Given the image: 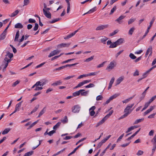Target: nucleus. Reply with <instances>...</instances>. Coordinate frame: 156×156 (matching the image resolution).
<instances>
[{"instance_id": "obj_32", "label": "nucleus", "mask_w": 156, "mask_h": 156, "mask_svg": "<svg viewBox=\"0 0 156 156\" xmlns=\"http://www.w3.org/2000/svg\"><path fill=\"white\" fill-rule=\"evenodd\" d=\"M19 30H18L16 33L15 37L14 39V41H18V39L19 38Z\"/></svg>"}, {"instance_id": "obj_18", "label": "nucleus", "mask_w": 156, "mask_h": 156, "mask_svg": "<svg viewBox=\"0 0 156 156\" xmlns=\"http://www.w3.org/2000/svg\"><path fill=\"white\" fill-rule=\"evenodd\" d=\"M61 121L63 124H65L68 122V119L67 116H65L64 118L61 120Z\"/></svg>"}, {"instance_id": "obj_43", "label": "nucleus", "mask_w": 156, "mask_h": 156, "mask_svg": "<svg viewBox=\"0 0 156 156\" xmlns=\"http://www.w3.org/2000/svg\"><path fill=\"white\" fill-rule=\"evenodd\" d=\"M61 19L60 18H56V19L53 20L51 21H50L49 23H55L58 21L59 20H61Z\"/></svg>"}, {"instance_id": "obj_12", "label": "nucleus", "mask_w": 156, "mask_h": 156, "mask_svg": "<svg viewBox=\"0 0 156 156\" xmlns=\"http://www.w3.org/2000/svg\"><path fill=\"white\" fill-rule=\"evenodd\" d=\"M84 91V90L81 89L78 91H76L73 93V96L74 97H76V96H79L80 95L81 92L83 91Z\"/></svg>"}, {"instance_id": "obj_7", "label": "nucleus", "mask_w": 156, "mask_h": 156, "mask_svg": "<svg viewBox=\"0 0 156 156\" xmlns=\"http://www.w3.org/2000/svg\"><path fill=\"white\" fill-rule=\"evenodd\" d=\"M70 43H62L57 45V47L58 48H60L63 47H68L70 45Z\"/></svg>"}, {"instance_id": "obj_51", "label": "nucleus", "mask_w": 156, "mask_h": 156, "mask_svg": "<svg viewBox=\"0 0 156 156\" xmlns=\"http://www.w3.org/2000/svg\"><path fill=\"white\" fill-rule=\"evenodd\" d=\"M56 133L55 130H52L48 132V135L51 136L54 133Z\"/></svg>"}, {"instance_id": "obj_13", "label": "nucleus", "mask_w": 156, "mask_h": 156, "mask_svg": "<svg viewBox=\"0 0 156 156\" xmlns=\"http://www.w3.org/2000/svg\"><path fill=\"white\" fill-rule=\"evenodd\" d=\"M78 31V30H77L75 31L74 32L71 33L69 35H68L66 37H65L64 39H68L71 38V37H72V36H74Z\"/></svg>"}, {"instance_id": "obj_35", "label": "nucleus", "mask_w": 156, "mask_h": 156, "mask_svg": "<svg viewBox=\"0 0 156 156\" xmlns=\"http://www.w3.org/2000/svg\"><path fill=\"white\" fill-rule=\"evenodd\" d=\"M34 151H30L29 152L26 153L23 156H30L33 154Z\"/></svg>"}, {"instance_id": "obj_59", "label": "nucleus", "mask_w": 156, "mask_h": 156, "mask_svg": "<svg viewBox=\"0 0 156 156\" xmlns=\"http://www.w3.org/2000/svg\"><path fill=\"white\" fill-rule=\"evenodd\" d=\"M144 152L141 150H139L136 153V154L138 156L141 155L143 154Z\"/></svg>"}, {"instance_id": "obj_1", "label": "nucleus", "mask_w": 156, "mask_h": 156, "mask_svg": "<svg viewBox=\"0 0 156 156\" xmlns=\"http://www.w3.org/2000/svg\"><path fill=\"white\" fill-rule=\"evenodd\" d=\"M113 112L112 110L108 114L105 116L101 120V121L97 124L96 127H98L100 125H101L112 115Z\"/></svg>"}, {"instance_id": "obj_31", "label": "nucleus", "mask_w": 156, "mask_h": 156, "mask_svg": "<svg viewBox=\"0 0 156 156\" xmlns=\"http://www.w3.org/2000/svg\"><path fill=\"white\" fill-rule=\"evenodd\" d=\"M62 83V82L61 80H59L54 83L52 84V86H56L61 84Z\"/></svg>"}, {"instance_id": "obj_19", "label": "nucleus", "mask_w": 156, "mask_h": 156, "mask_svg": "<svg viewBox=\"0 0 156 156\" xmlns=\"http://www.w3.org/2000/svg\"><path fill=\"white\" fill-rule=\"evenodd\" d=\"M137 127V126H132L129 128L127 129V130L126 131V133H127L133 130L135 128H136Z\"/></svg>"}, {"instance_id": "obj_29", "label": "nucleus", "mask_w": 156, "mask_h": 156, "mask_svg": "<svg viewBox=\"0 0 156 156\" xmlns=\"http://www.w3.org/2000/svg\"><path fill=\"white\" fill-rule=\"evenodd\" d=\"M11 129L9 128L5 129L2 132V134L3 135H5L8 133L10 130Z\"/></svg>"}, {"instance_id": "obj_21", "label": "nucleus", "mask_w": 156, "mask_h": 156, "mask_svg": "<svg viewBox=\"0 0 156 156\" xmlns=\"http://www.w3.org/2000/svg\"><path fill=\"white\" fill-rule=\"evenodd\" d=\"M115 78L114 77L112 78L111 80H110L109 83V86L108 87V89H110L112 87V84L114 83V81Z\"/></svg>"}, {"instance_id": "obj_49", "label": "nucleus", "mask_w": 156, "mask_h": 156, "mask_svg": "<svg viewBox=\"0 0 156 156\" xmlns=\"http://www.w3.org/2000/svg\"><path fill=\"white\" fill-rule=\"evenodd\" d=\"M39 26L38 24L37 23H35V26L33 28V30L34 31H36L37 30Z\"/></svg>"}, {"instance_id": "obj_50", "label": "nucleus", "mask_w": 156, "mask_h": 156, "mask_svg": "<svg viewBox=\"0 0 156 156\" xmlns=\"http://www.w3.org/2000/svg\"><path fill=\"white\" fill-rule=\"evenodd\" d=\"M37 122V121H35L28 128H27V129H31L32 127H33L34 125H35Z\"/></svg>"}, {"instance_id": "obj_30", "label": "nucleus", "mask_w": 156, "mask_h": 156, "mask_svg": "<svg viewBox=\"0 0 156 156\" xmlns=\"http://www.w3.org/2000/svg\"><path fill=\"white\" fill-rule=\"evenodd\" d=\"M134 95L133 96V97H130L125 100L122 101V103H128L129 101L131 100H132L133 98L134 97Z\"/></svg>"}, {"instance_id": "obj_24", "label": "nucleus", "mask_w": 156, "mask_h": 156, "mask_svg": "<svg viewBox=\"0 0 156 156\" xmlns=\"http://www.w3.org/2000/svg\"><path fill=\"white\" fill-rule=\"evenodd\" d=\"M23 25L20 23H16L15 25V28H20L21 29L23 28Z\"/></svg>"}, {"instance_id": "obj_57", "label": "nucleus", "mask_w": 156, "mask_h": 156, "mask_svg": "<svg viewBox=\"0 0 156 156\" xmlns=\"http://www.w3.org/2000/svg\"><path fill=\"white\" fill-rule=\"evenodd\" d=\"M20 82V80H17L15 82L12 84V87H14L16 86Z\"/></svg>"}, {"instance_id": "obj_44", "label": "nucleus", "mask_w": 156, "mask_h": 156, "mask_svg": "<svg viewBox=\"0 0 156 156\" xmlns=\"http://www.w3.org/2000/svg\"><path fill=\"white\" fill-rule=\"evenodd\" d=\"M116 9V7L115 6H114L112 9L111 10V12L109 13V15H111L115 12Z\"/></svg>"}, {"instance_id": "obj_39", "label": "nucleus", "mask_w": 156, "mask_h": 156, "mask_svg": "<svg viewBox=\"0 0 156 156\" xmlns=\"http://www.w3.org/2000/svg\"><path fill=\"white\" fill-rule=\"evenodd\" d=\"M152 52V47L151 46H150L149 47L147 48L146 53L148 54L149 52Z\"/></svg>"}, {"instance_id": "obj_4", "label": "nucleus", "mask_w": 156, "mask_h": 156, "mask_svg": "<svg viewBox=\"0 0 156 156\" xmlns=\"http://www.w3.org/2000/svg\"><path fill=\"white\" fill-rule=\"evenodd\" d=\"M80 109V107L79 105L74 106L72 108V111L74 113H78Z\"/></svg>"}, {"instance_id": "obj_41", "label": "nucleus", "mask_w": 156, "mask_h": 156, "mask_svg": "<svg viewBox=\"0 0 156 156\" xmlns=\"http://www.w3.org/2000/svg\"><path fill=\"white\" fill-rule=\"evenodd\" d=\"M117 46L116 44L115 43V42H114L113 43H112L111 45L109 47L110 48H115Z\"/></svg>"}, {"instance_id": "obj_14", "label": "nucleus", "mask_w": 156, "mask_h": 156, "mask_svg": "<svg viewBox=\"0 0 156 156\" xmlns=\"http://www.w3.org/2000/svg\"><path fill=\"white\" fill-rule=\"evenodd\" d=\"M23 101H22L19 103L17 104L16 105L15 108V110L14 111V112H16L17 111H19V108L21 107V103Z\"/></svg>"}, {"instance_id": "obj_38", "label": "nucleus", "mask_w": 156, "mask_h": 156, "mask_svg": "<svg viewBox=\"0 0 156 156\" xmlns=\"http://www.w3.org/2000/svg\"><path fill=\"white\" fill-rule=\"evenodd\" d=\"M94 58V56H92L91 57L89 58H87L85 61L84 62H88L91 60H92Z\"/></svg>"}, {"instance_id": "obj_48", "label": "nucleus", "mask_w": 156, "mask_h": 156, "mask_svg": "<svg viewBox=\"0 0 156 156\" xmlns=\"http://www.w3.org/2000/svg\"><path fill=\"white\" fill-rule=\"evenodd\" d=\"M88 92V91H86L83 92H81L80 94H81L82 96H86L87 95Z\"/></svg>"}, {"instance_id": "obj_25", "label": "nucleus", "mask_w": 156, "mask_h": 156, "mask_svg": "<svg viewBox=\"0 0 156 156\" xmlns=\"http://www.w3.org/2000/svg\"><path fill=\"white\" fill-rule=\"evenodd\" d=\"M96 7H94L93 9H90V10H89L87 12L84 14L83 15L84 16V15H85L86 14H90V13H91L94 12L96 10Z\"/></svg>"}, {"instance_id": "obj_11", "label": "nucleus", "mask_w": 156, "mask_h": 156, "mask_svg": "<svg viewBox=\"0 0 156 156\" xmlns=\"http://www.w3.org/2000/svg\"><path fill=\"white\" fill-rule=\"evenodd\" d=\"M47 82V81L46 80H41L40 81L37 82L38 83V86H43L44 85H45Z\"/></svg>"}, {"instance_id": "obj_62", "label": "nucleus", "mask_w": 156, "mask_h": 156, "mask_svg": "<svg viewBox=\"0 0 156 156\" xmlns=\"http://www.w3.org/2000/svg\"><path fill=\"white\" fill-rule=\"evenodd\" d=\"M139 75V72L137 70H136L133 73V76H138Z\"/></svg>"}, {"instance_id": "obj_34", "label": "nucleus", "mask_w": 156, "mask_h": 156, "mask_svg": "<svg viewBox=\"0 0 156 156\" xmlns=\"http://www.w3.org/2000/svg\"><path fill=\"white\" fill-rule=\"evenodd\" d=\"M135 30V28L133 27L130 28V29L129 30L128 32V34L129 35H132L133 32L134 30Z\"/></svg>"}, {"instance_id": "obj_37", "label": "nucleus", "mask_w": 156, "mask_h": 156, "mask_svg": "<svg viewBox=\"0 0 156 156\" xmlns=\"http://www.w3.org/2000/svg\"><path fill=\"white\" fill-rule=\"evenodd\" d=\"M119 95V94H115L113 95H112L109 98L110 99L112 100L113 99L116 98Z\"/></svg>"}, {"instance_id": "obj_54", "label": "nucleus", "mask_w": 156, "mask_h": 156, "mask_svg": "<svg viewBox=\"0 0 156 156\" xmlns=\"http://www.w3.org/2000/svg\"><path fill=\"white\" fill-rule=\"evenodd\" d=\"M86 139V137H84L80 140H79L78 141H77L76 144V145H78L79 143H80V142H81L84 140H85Z\"/></svg>"}, {"instance_id": "obj_46", "label": "nucleus", "mask_w": 156, "mask_h": 156, "mask_svg": "<svg viewBox=\"0 0 156 156\" xmlns=\"http://www.w3.org/2000/svg\"><path fill=\"white\" fill-rule=\"evenodd\" d=\"M83 85V82L80 83L77 86H76L74 88V89H76L79 87H80Z\"/></svg>"}, {"instance_id": "obj_5", "label": "nucleus", "mask_w": 156, "mask_h": 156, "mask_svg": "<svg viewBox=\"0 0 156 156\" xmlns=\"http://www.w3.org/2000/svg\"><path fill=\"white\" fill-rule=\"evenodd\" d=\"M108 26V24L99 26L96 28V30H102L107 28Z\"/></svg>"}, {"instance_id": "obj_52", "label": "nucleus", "mask_w": 156, "mask_h": 156, "mask_svg": "<svg viewBox=\"0 0 156 156\" xmlns=\"http://www.w3.org/2000/svg\"><path fill=\"white\" fill-rule=\"evenodd\" d=\"M103 98V97L101 95L97 96L96 97V99L97 101L101 100Z\"/></svg>"}, {"instance_id": "obj_6", "label": "nucleus", "mask_w": 156, "mask_h": 156, "mask_svg": "<svg viewBox=\"0 0 156 156\" xmlns=\"http://www.w3.org/2000/svg\"><path fill=\"white\" fill-rule=\"evenodd\" d=\"M44 14L47 18L51 19V14L49 11H48L44 9H43Z\"/></svg>"}, {"instance_id": "obj_15", "label": "nucleus", "mask_w": 156, "mask_h": 156, "mask_svg": "<svg viewBox=\"0 0 156 156\" xmlns=\"http://www.w3.org/2000/svg\"><path fill=\"white\" fill-rule=\"evenodd\" d=\"M124 41V39L123 38H120L115 41V43L117 45H119L122 43Z\"/></svg>"}, {"instance_id": "obj_28", "label": "nucleus", "mask_w": 156, "mask_h": 156, "mask_svg": "<svg viewBox=\"0 0 156 156\" xmlns=\"http://www.w3.org/2000/svg\"><path fill=\"white\" fill-rule=\"evenodd\" d=\"M6 34V33H5V32L4 33V32H3V33L0 35V40H4Z\"/></svg>"}, {"instance_id": "obj_47", "label": "nucleus", "mask_w": 156, "mask_h": 156, "mask_svg": "<svg viewBox=\"0 0 156 156\" xmlns=\"http://www.w3.org/2000/svg\"><path fill=\"white\" fill-rule=\"evenodd\" d=\"M129 57L132 59H134L136 58V57L132 53L129 54Z\"/></svg>"}, {"instance_id": "obj_42", "label": "nucleus", "mask_w": 156, "mask_h": 156, "mask_svg": "<svg viewBox=\"0 0 156 156\" xmlns=\"http://www.w3.org/2000/svg\"><path fill=\"white\" fill-rule=\"evenodd\" d=\"M7 56H8L10 58H11L13 57V54L12 53H11L8 51L7 52V54L5 55V56L7 57Z\"/></svg>"}, {"instance_id": "obj_26", "label": "nucleus", "mask_w": 156, "mask_h": 156, "mask_svg": "<svg viewBox=\"0 0 156 156\" xmlns=\"http://www.w3.org/2000/svg\"><path fill=\"white\" fill-rule=\"evenodd\" d=\"M19 11L18 10H16L13 12L10 15H9V16L11 17H13L16 16L19 13Z\"/></svg>"}, {"instance_id": "obj_40", "label": "nucleus", "mask_w": 156, "mask_h": 156, "mask_svg": "<svg viewBox=\"0 0 156 156\" xmlns=\"http://www.w3.org/2000/svg\"><path fill=\"white\" fill-rule=\"evenodd\" d=\"M144 120V118H142V119H137L134 122V124H137L139 122H140L142 121H143Z\"/></svg>"}, {"instance_id": "obj_8", "label": "nucleus", "mask_w": 156, "mask_h": 156, "mask_svg": "<svg viewBox=\"0 0 156 156\" xmlns=\"http://www.w3.org/2000/svg\"><path fill=\"white\" fill-rule=\"evenodd\" d=\"M115 66V65L114 62L112 61L111 62L107 67L106 69L109 70V71H110L113 69Z\"/></svg>"}, {"instance_id": "obj_33", "label": "nucleus", "mask_w": 156, "mask_h": 156, "mask_svg": "<svg viewBox=\"0 0 156 156\" xmlns=\"http://www.w3.org/2000/svg\"><path fill=\"white\" fill-rule=\"evenodd\" d=\"M45 107L39 113L38 116L37 117H40L42 115H43L45 112Z\"/></svg>"}, {"instance_id": "obj_27", "label": "nucleus", "mask_w": 156, "mask_h": 156, "mask_svg": "<svg viewBox=\"0 0 156 156\" xmlns=\"http://www.w3.org/2000/svg\"><path fill=\"white\" fill-rule=\"evenodd\" d=\"M61 124V122H58L53 127V129L54 130H55L58 129L60 126Z\"/></svg>"}, {"instance_id": "obj_22", "label": "nucleus", "mask_w": 156, "mask_h": 156, "mask_svg": "<svg viewBox=\"0 0 156 156\" xmlns=\"http://www.w3.org/2000/svg\"><path fill=\"white\" fill-rule=\"evenodd\" d=\"M39 105H36V106L32 110V111L30 112V113L29 114V115H30V114H32L33 113L36 112L37 110L39 108Z\"/></svg>"}, {"instance_id": "obj_61", "label": "nucleus", "mask_w": 156, "mask_h": 156, "mask_svg": "<svg viewBox=\"0 0 156 156\" xmlns=\"http://www.w3.org/2000/svg\"><path fill=\"white\" fill-rule=\"evenodd\" d=\"M75 76V75H73V76H67V77L65 78L64 79V80H68L69 79L71 78H72L73 77H74Z\"/></svg>"}, {"instance_id": "obj_17", "label": "nucleus", "mask_w": 156, "mask_h": 156, "mask_svg": "<svg viewBox=\"0 0 156 156\" xmlns=\"http://www.w3.org/2000/svg\"><path fill=\"white\" fill-rule=\"evenodd\" d=\"M140 128L139 130L137 131L136 132H135L133 135H132L131 136L127 138L126 140H129L132 138H133L134 136H135L137 133L139 132L140 131Z\"/></svg>"}, {"instance_id": "obj_55", "label": "nucleus", "mask_w": 156, "mask_h": 156, "mask_svg": "<svg viewBox=\"0 0 156 156\" xmlns=\"http://www.w3.org/2000/svg\"><path fill=\"white\" fill-rule=\"evenodd\" d=\"M6 57L4 58V61H5V63H8V64L11 61V60L9 59L7 57L5 56Z\"/></svg>"}, {"instance_id": "obj_56", "label": "nucleus", "mask_w": 156, "mask_h": 156, "mask_svg": "<svg viewBox=\"0 0 156 156\" xmlns=\"http://www.w3.org/2000/svg\"><path fill=\"white\" fill-rule=\"evenodd\" d=\"M106 62V61H105V62H103L102 63H101V64H100L99 65H98L97 66V68H99L103 67L104 66V64H105V63Z\"/></svg>"}, {"instance_id": "obj_53", "label": "nucleus", "mask_w": 156, "mask_h": 156, "mask_svg": "<svg viewBox=\"0 0 156 156\" xmlns=\"http://www.w3.org/2000/svg\"><path fill=\"white\" fill-rule=\"evenodd\" d=\"M118 30H115L112 33H111L110 34V36H112L114 35L115 34H117L118 32Z\"/></svg>"}, {"instance_id": "obj_36", "label": "nucleus", "mask_w": 156, "mask_h": 156, "mask_svg": "<svg viewBox=\"0 0 156 156\" xmlns=\"http://www.w3.org/2000/svg\"><path fill=\"white\" fill-rule=\"evenodd\" d=\"M108 38L105 37H104L101 39V42L103 43L104 44H105L106 41L108 40Z\"/></svg>"}, {"instance_id": "obj_9", "label": "nucleus", "mask_w": 156, "mask_h": 156, "mask_svg": "<svg viewBox=\"0 0 156 156\" xmlns=\"http://www.w3.org/2000/svg\"><path fill=\"white\" fill-rule=\"evenodd\" d=\"M95 108L96 107L95 106H93L89 109L90 114V116H94L95 114V112L94 110L95 109Z\"/></svg>"}, {"instance_id": "obj_63", "label": "nucleus", "mask_w": 156, "mask_h": 156, "mask_svg": "<svg viewBox=\"0 0 156 156\" xmlns=\"http://www.w3.org/2000/svg\"><path fill=\"white\" fill-rule=\"evenodd\" d=\"M28 22L30 23H35L36 22L35 20L32 19H29L28 20Z\"/></svg>"}, {"instance_id": "obj_58", "label": "nucleus", "mask_w": 156, "mask_h": 156, "mask_svg": "<svg viewBox=\"0 0 156 156\" xmlns=\"http://www.w3.org/2000/svg\"><path fill=\"white\" fill-rule=\"evenodd\" d=\"M94 86V85L93 83H90L89 85L85 86V87L86 88H90L91 87H93Z\"/></svg>"}, {"instance_id": "obj_3", "label": "nucleus", "mask_w": 156, "mask_h": 156, "mask_svg": "<svg viewBox=\"0 0 156 156\" xmlns=\"http://www.w3.org/2000/svg\"><path fill=\"white\" fill-rule=\"evenodd\" d=\"M155 19V16H153L152 17L151 20L150 22L149 23V24H149V25L148 27L147 28V30L146 31L145 34L143 36L142 38H144L147 35V34L149 32V30L151 28V26H152V24H153V23L154 22Z\"/></svg>"}, {"instance_id": "obj_16", "label": "nucleus", "mask_w": 156, "mask_h": 156, "mask_svg": "<svg viewBox=\"0 0 156 156\" xmlns=\"http://www.w3.org/2000/svg\"><path fill=\"white\" fill-rule=\"evenodd\" d=\"M125 16H119L118 19H117L115 21H117L120 24L122 23V21H121V20L123 19Z\"/></svg>"}, {"instance_id": "obj_20", "label": "nucleus", "mask_w": 156, "mask_h": 156, "mask_svg": "<svg viewBox=\"0 0 156 156\" xmlns=\"http://www.w3.org/2000/svg\"><path fill=\"white\" fill-rule=\"evenodd\" d=\"M151 142L153 146H156V134L151 140Z\"/></svg>"}, {"instance_id": "obj_23", "label": "nucleus", "mask_w": 156, "mask_h": 156, "mask_svg": "<svg viewBox=\"0 0 156 156\" xmlns=\"http://www.w3.org/2000/svg\"><path fill=\"white\" fill-rule=\"evenodd\" d=\"M123 79L124 77L123 76L120 77L118 78L116 80V85H118L123 80Z\"/></svg>"}, {"instance_id": "obj_64", "label": "nucleus", "mask_w": 156, "mask_h": 156, "mask_svg": "<svg viewBox=\"0 0 156 156\" xmlns=\"http://www.w3.org/2000/svg\"><path fill=\"white\" fill-rule=\"evenodd\" d=\"M151 103V102L149 101L148 102H147L145 104L144 107L147 108L150 105Z\"/></svg>"}, {"instance_id": "obj_2", "label": "nucleus", "mask_w": 156, "mask_h": 156, "mask_svg": "<svg viewBox=\"0 0 156 156\" xmlns=\"http://www.w3.org/2000/svg\"><path fill=\"white\" fill-rule=\"evenodd\" d=\"M134 105V103H133L131 105L129 104L127 105L126 107L124 110V113H126V114L128 115L132 112L133 109L134 108H133L132 109H131V108L133 107Z\"/></svg>"}, {"instance_id": "obj_10", "label": "nucleus", "mask_w": 156, "mask_h": 156, "mask_svg": "<svg viewBox=\"0 0 156 156\" xmlns=\"http://www.w3.org/2000/svg\"><path fill=\"white\" fill-rule=\"evenodd\" d=\"M60 51L57 50H54L52 51L48 56V57L50 58L54 56L55 55H57L59 53Z\"/></svg>"}, {"instance_id": "obj_45", "label": "nucleus", "mask_w": 156, "mask_h": 156, "mask_svg": "<svg viewBox=\"0 0 156 156\" xmlns=\"http://www.w3.org/2000/svg\"><path fill=\"white\" fill-rule=\"evenodd\" d=\"M136 20L135 18H131L128 21V24H130L133 23Z\"/></svg>"}, {"instance_id": "obj_60", "label": "nucleus", "mask_w": 156, "mask_h": 156, "mask_svg": "<svg viewBox=\"0 0 156 156\" xmlns=\"http://www.w3.org/2000/svg\"><path fill=\"white\" fill-rule=\"evenodd\" d=\"M43 88L42 87H39V86H37L34 89V90L36 91L41 90H42Z\"/></svg>"}]
</instances>
